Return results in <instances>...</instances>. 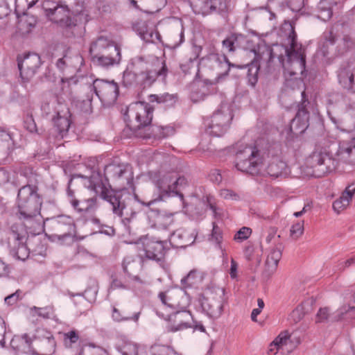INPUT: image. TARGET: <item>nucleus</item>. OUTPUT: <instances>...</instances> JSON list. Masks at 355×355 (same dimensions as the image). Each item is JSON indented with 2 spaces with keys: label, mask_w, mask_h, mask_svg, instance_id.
I'll use <instances>...</instances> for the list:
<instances>
[{
  "label": "nucleus",
  "mask_w": 355,
  "mask_h": 355,
  "mask_svg": "<svg viewBox=\"0 0 355 355\" xmlns=\"http://www.w3.org/2000/svg\"><path fill=\"white\" fill-rule=\"evenodd\" d=\"M290 48L283 45H275L274 48L264 47L260 53L262 64L268 65L277 58L279 64L284 68L286 85L294 80L296 85L301 84L302 80L297 76L302 75L305 71V55L301 46L296 42V35L294 31L288 36Z\"/></svg>",
  "instance_id": "f257e3e1"
},
{
  "label": "nucleus",
  "mask_w": 355,
  "mask_h": 355,
  "mask_svg": "<svg viewBox=\"0 0 355 355\" xmlns=\"http://www.w3.org/2000/svg\"><path fill=\"white\" fill-rule=\"evenodd\" d=\"M26 179V184L22 186L18 191L17 203L19 213L24 218H31L40 215L42 199L37 193L38 180L35 173H31L26 176L22 173H15L11 178L3 168H0V185L4 184L8 181L19 186L24 183V179Z\"/></svg>",
  "instance_id": "f03ea898"
},
{
  "label": "nucleus",
  "mask_w": 355,
  "mask_h": 355,
  "mask_svg": "<svg viewBox=\"0 0 355 355\" xmlns=\"http://www.w3.org/2000/svg\"><path fill=\"white\" fill-rule=\"evenodd\" d=\"M338 162L355 164V137L339 143L334 158L326 152H313L306 160L304 173L308 176L320 178L333 171Z\"/></svg>",
  "instance_id": "7ed1b4c3"
},
{
  "label": "nucleus",
  "mask_w": 355,
  "mask_h": 355,
  "mask_svg": "<svg viewBox=\"0 0 355 355\" xmlns=\"http://www.w3.org/2000/svg\"><path fill=\"white\" fill-rule=\"evenodd\" d=\"M159 69H150L143 58H139L132 63V69H127L123 76L125 86L139 85L141 87H150L158 76L164 78L167 74V68L164 62H161Z\"/></svg>",
  "instance_id": "20e7f679"
},
{
  "label": "nucleus",
  "mask_w": 355,
  "mask_h": 355,
  "mask_svg": "<svg viewBox=\"0 0 355 355\" xmlns=\"http://www.w3.org/2000/svg\"><path fill=\"white\" fill-rule=\"evenodd\" d=\"M354 44V40L350 35H343L340 37L330 30L323 33L318 44V53L327 59H334L347 53Z\"/></svg>",
  "instance_id": "39448f33"
},
{
  "label": "nucleus",
  "mask_w": 355,
  "mask_h": 355,
  "mask_svg": "<svg viewBox=\"0 0 355 355\" xmlns=\"http://www.w3.org/2000/svg\"><path fill=\"white\" fill-rule=\"evenodd\" d=\"M88 184L87 187L93 190L96 194L109 202L112 206L114 214L119 216L123 215V210L126 209L124 202L121 200L119 195L115 194L107 185L103 182L101 175L98 172H92V175L87 178Z\"/></svg>",
  "instance_id": "423d86ee"
},
{
  "label": "nucleus",
  "mask_w": 355,
  "mask_h": 355,
  "mask_svg": "<svg viewBox=\"0 0 355 355\" xmlns=\"http://www.w3.org/2000/svg\"><path fill=\"white\" fill-rule=\"evenodd\" d=\"M44 226L52 239L62 240L73 236L75 234L73 220L70 216L65 215L47 218L44 222Z\"/></svg>",
  "instance_id": "0eeeda50"
},
{
  "label": "nucleus",
  "mask_w": 355,
  "mask_h": 355,
  "mask_svg": "<svg viewBox=\"0 0 355 355\" xmlns=\"http://www.w3.org/2000/svg\"><path fill=\"white\" fill-rule=\"evenodd\" d=\"M153 112V108L148 103L137 102L130 104L125 113L129 121L128 125L134 130L147 127L152 121Z\"/></svg>",
  "instance_id": "6e6552de"
},
{
  "label": "nucleus",
  "mask_w": 355,
  "mask_h": 355,
  "mask_svg": "<svg viewBox=\"0 0 355 355\" xmlns=\"http://www.w3.org/2000/svg\"><path fill=\"white\" fill-rule=\"evenodd\" d=\"M227 300L225 297V289L216 288L208 291L201 300V306L204 312L212 319H218L223 312Z\"/></svg>",
  "instance_id": "1a4fd4ad"
},
{
  "label": "nucleus",
  "mask_w": 355,
  "mask_h": 355,
  "mask_svg": "<svg viewBox=\"0 0 355 355\" xmlns=\"http://www.w3.org/2000/svg\"><path fill=\"white\" fill-rule=\"evenodd\" d=\"M233 116L230 106L223 103L211 117L207 132L214 137L223 136L228 130Z\"/></svg>",
  "instance_id": "9d476101"
},
{
  "label": "nucleus",
  "mask_w": 355,
  "mask_h": 355,
  "mask_svg": "<svg viewBox=\"0 0 355 355\" xmlns=\"http://www.w3.org/2000/svg\"><path fill=\"white\" fill-rule=\"evenodd\" d=\"M275 239V232H270L266 236L264 241L261 242V248L262 251L268 250L265 262V269L263 273V276L267 278L270 277L276 271L284 250L283 244L279 242L275 243L274 246L268 249V245H269Z\"/></svg>",
  "instance_id": "9b49d317"
},
{
  "label": "nucleus",
  "mask_w": 355,
  "mask_h": 355,
  "mask_svg": "<svg viewBox=\"0 0 355 355\" xmlns=\"http://www.w3.org/2000/svg\"><path fill=\"white\" fill-rule=\"evenodd\" d=\"M237 162L236 167L238 170L250 174L258 172L260 164L259 151L253 147H245L242 151L236 154Z\"/></svg>",
  "instance_id": "f8f14e48"
},
{
  "label": "nucleus",
  "mask_w": 355,
  "mask_h": 355,
  "mask_svg": "<svg viewBox=\"0 0 355 355\" xmlns=\"http://www.w3.org/2000/svg\"><path fill=\"white\" fill-rule=\"evenodd\" d=\"M92 90L98 98L106 105L114 103L119 95V87L114 80L96 79L93 82Z\"/></svg>",
  "instance_id": "ddd939ff"
},
{
  "label": "nucleus",
  "mask_w": 355,
  "mask_h": 355,
  "mask_svg": "<svg viewBox=\"0 0 355 355\" xmlns=\"http://www.w3.org/2000/svg\"><path fill=\"white\" fill-rule=\"evenodd\" d=\"M163 305L173 311L187 309L189 299L186 293L180 289H171L161 292L158 295Z\"/></svg>",
  "instance_id": "4468645a"
},
{
  "label": "nucleus",
  "mask_w": 355,
  "mask_h": 355,
  "mask_svg": "<svg viewBox=\"0 0 355 355\" xmlns=\"http://www.w3.org/2000/svg\"><path fill=\"white\" fill-rule=\"evenodd\" d=\"M18 68L21 78L25 81L31 80L41 65V59L36 53H28L23 58H17Z\"/></svg>",
  "instance_id": "2eb2a0df"
},
{
  "label": "nucleus",
  "mask_w": 355,
  "mask_h": 355,
  "mask_svg": "<svg viewBox=\"0 0 355 355\" xmlns=\"http://www.w3.org/2000/svg\"><path fill=\"white\" fill-rule=\"evenodd\" d=\"M26 235L12 230L8 238L10 252L17 259L24 261L30 254L29 249L26 245Z\"/></svg>",
  "instance_id": "dca6fc26"
},
{
  "label": "nucleus",
  "mask_w": 355,
  "mask_h": 355,
  "mask_svg": "<svg viewBox=\"0 0 355 355\" xmlns=\"http://www.w3.org/2000/svg\"><path fill=\"white\" fill-rule=\"evenodd\" d=\"M162 317L168 320V329L171 331H177L191 327L192 315L187 309H177L169 315Z\"/></svg>",
  "instance_id": "f3484780"
},
{
  "label": "nucleus",
  "mask_w": 355,
  "mask_h": 355,
  "mask_svg": "<svg viewBox=\"0 0 355 355\" xmlns=\"http://www.w3.org/2000/svg\"><path fill=\"white\" fill-rule=\"evenodd\" d=\"M166 244L164 241H155L148 237L141 239L142 248L146 257L157 261L164 258L167 250Z\"/></svg>",
  "instance_id": "a211bd4d"
},
{
  "label": "nucleus",
  "mask_w": 355,
  "mask_h": 355,
  "mask_svg": "<svg viewBox=\"0 0 355 355\" xmlns=\"http://www.w3.org/2000/svg\"><path fill=\"white\" fill-rule=\"evenodd\" d=\"M46 15L55 23L62 26L71 27L75 26L74 21L70 17V11L66 6H56L53 8L44 5Z\"/></svg>",
  "instance_id": "6ab92c4d"
},
{
  "label": "nucleus",
  "mask_w": 355,
  "mask_h": 355,
  "mask_svg": "<svg viewBox=\"0 0 355 355\" xmlns=\"http://www.w3.org/2000/svg\"><path fill=\"white\" fill-rule=\"evenodd\" d=\"M203 60L207 65L217 71L218 78L227 76L230 67H236L235 64L230 62L226 55L218 53L209 54Z\"/></svg>",
  "instance_id": "aec40b11"
},
{
  "label": "nucleus",
  "mask_w": 355,
  "mask_h": 355,
  "mask_svg": "<svg viewBox=\"0 0 355 355\" xmlns=\"http://www.w3.org/2000/svg\"><path fill=\"white\" fill-rule=\"evenodd\" d=\"M64 106H67L64 100L57 90H49L43 95L42 110L46 115L56 114L58 110L62 109Z\"/></svg>",
  "instance_id": "412c9836"
},
{
  "label": "nucleus",
  "mask_w": 355,
  "mask_h": 355,
  "mask_svg": "<svg viewBox=\"0 0 355 355\" xmlns=\"http://www.w3.org/2000/svg\"><path fill=\"white\" fill-rule=\"evenodd\" d=\"M302 103L299 105L298 111L295 117L292 120L291 124V130L295 129L296 131L302 133L304 132L309 126V114L306 109V104L309 101L306 97L305 92H301Z\"/></svg>",
  "instance_id": "4be33fe9"
},
{
  "label": "nucleus",
  "mask_w": 355,
  "mask_h": 355,
  "mask_svg": "<svg viewBox=\"0 0 355 355\" xmlns=\"http://www.w3.org/2000/svg\"><path fill=\"white\" fill-rule=\"evenodd\" d=\"M121 60V49L119 46L112 47L107 53H101L93 58L92 62L102 67H110L119 64Z\"/></svg>",
  "instance_id": "5701e85b"
},
{
  "label": "nucleus",
  "mask_w": 355,
  "mask_h": 355,
  "mask_svg": "<svg viewBox=\"0 0 355 355\" xmlns=\"http://www.w3.org/2000/svg\"><path fill=\"white\" fill-rule=\"evenodd\" d=\"M123 268L124 272L133 281L139 284H145V281L138 275V273L142 270V261L139 257L132 256L125 257L123 261Z\"/></svg>",
  "instance_id": "b1692460"
},
{
  "label": "nucleus",
  "mask_w": 355,
  "mask_h": 355,
  "mask_svg": "<svg viewBox=\"0 0 355 355\" xmlns=\"http://www.w3.org/2000/svg\"><path fill=\"white\" fill-rule=\"evenodd\" d=\"M118 46L112 40L106 36H98L89 46V54L92 60L103 53H107L112 47Z\"/></svg>",
  "instance_id": "393cba45"
},
{
  "label": "nucleus",
  "mask_w": 355,
  "mask_h": 355,
  "mask_svg": "<svg viewBox=\"0 0 355 355\" xmlns=\"http://www.w3.org/2000/svg\"><path fill=\"white\" fill-rule=\"evenodd\" d=\"M174 174V172L166 173L164 171H159L158 173L155 174L153 180L160 192L168 194L175 191L173 181Z\"/></svg>",
  "instance_id": "a878e982"
},
{
  "label": "nucleus",
  "mask_w": 355,
  "mask_h": 355,
  "mask_svg": "<svg viewBox=\"0 0 355 355\" xmlns=\"http://www.w3.org/2000/svg\"><path fill=\"white\" fill-rule=\"evenodd\" d=\"M196 236L197 233L195 231L189 232L180 229L171 234L169 241L171 244L175 248H186L195 241Z\"/></svg>",
  "instance_id": "bb28decb"
},
{
  "label": "nucleus",
  "mask_w": 355,
  "mask_h": 355,
  "mask_svg": "<svg viewBox=\"0 0 355 355\" xmlns=\"http://www.w3.org/2000/svg\"><path fill=\"white\" fill-rule=\"evenodd\" d=\"M69 118L70 112L67 106H64L62 109H58L56 112V117L53 118L54 125L61 137H63L69 129L71 124Z\"/></svg>",
  "instance_id": "cd10ccee"
},
{
  "label": "nucleus",
  "mask_w": 355,
  "mask_h": 355,
  "mask_svg": "<svg viewBox=\"0 0 355 355\" xmlns=\"http://www.w3.org/2000/svg\"><path fill=\"white\" fill-rule=\"evenodd\" d=\"M153 225L157 228L168 229L173 223V215L159 210H151L148 214Z\"/></svg>",
  "instance_id": "c85d7f7f"
},
{
  "label": "nucleus",
  "mask_w": 355,
  "mask_h": 355,
  "mask_svg": "<svg viewBox=\"0 0 355 355\" xmlns=\"http://www.w3.org/2000/svg\"><path fill=\"white\" fill-rule=\"evenodd\" d=\"M355 193V182L348 185L339 198L333 203V209L337 214L345 210L349 205L354 194Z\"/></svg>",
  "instance_id": "c756f323"
},
{
  "label": "nucleus",
  "mask_w": 355,
  "mask_h": 355,
  "mask_svg": "<svg viewBox=\"0 0 355 355\" xmlns=\"http://www.w3.org/2000/svg\"><path fill=\"white\" fill-rule=\"evenodd\" d=\"M267 47L266 46L259 47L258 49L257 53H255V58L254 61L252 62L250 64L248 65V76L249 81L252 84L256 83L257 81V75L260 68L263 67L267 70H270L272 67V63L273 62H270L268 65L262 64L261 59L260 58L261 51L264 48Z\"/></svg>",
  "instance_id": "7c9ffc66"
},
{
  "label": "nucleus",
  "mask_w": 355,
  "mask_h": 355,
  "mask_svg": "<svg viewBox=\"0 0 355 355\" xmlns=\"http://www.w3.org/2000/svg\"><path fill=\"white\" fill-rule=\"evenodd\" d=\"M55 341L53 335L48 331L44 332L43 337H39L35 340V346L42 355H51L55 349Z\"/></svg>",
  "instance_id": "2f4dec72"
},
{
  "label": "nucleus",
  "mask_w": 355,
  "mask_h": 355,
  "mask_svg": "<svg viewBox=\"0 0 355 355\" xmlns=\"http://www.w3.org/2000/svg\"><path fill=\"white\" fill-rule=\"evenodd\" d=\"M166 39L172 47L180 46L184 40L183 26L180 21L171 24L166 33Z\"/></svg>",
  "instance_id": "473e14b6"
},
{
  "label": "nucleus",
  "mask_w": 355,
  "mask_h": 355,
  "mask_svg": "<svg viewBox=\"0 0 355 355\" xmlns=\"http://www.w3.org/2000/svg\"><path fill=\"white\" fill-rule=\"evenodd\" d=\"M133 29L137 31L140 37L146 42H160L161 36L157 31L148 30L144 21H137L133 24Z\"/></svg>",
  "instance_id": "72a5a7b5"
},
{
  "label": "nucleus",
  "mask_w": 355,
  "mask_h": 355,
  "mask_svg": "<svg viewBox=\"0 0 355 355\" xmlns=\"http://www.w3.org/2000/svg\"><path fill=\"white\" fill-rule=\"evenodd\" d=\"M266 170L267 173L272 178L286 176L288 173L286 164L278 157L270 159Z\"/></svg>",
  "instance_id": "f704fd0d"
},
{
  "label": "nucleus",
  "mask_w": 355,
  "mask_h": 355,
  "mask_svg": "<svg viewBox=\"0 0 355 355\" xmlns=\"http://www.w3.org/2000/svg\"><path fill=\"white\" fill-rule=\"evenodd\" d=\"M338 77L339 83L344 89L355 94V73L349 67L340 69Z\"/></svg>",
  "instance_id": "c9c22d12"
},
{
  "label": "nucleus",
  "mask_w": 355,
  "mask_h": 355,
  "mask_svg": "<svg viewBox=\"0 0 355 355\" xmlns=\"http://www.w3.org/2000/svg\"><path fill=\"white\" fill-rule=\"evenodd\" d=\"M32 340L27 334L15 336L11 340L10 345L15 349L26 354H35L31 347Z\"/></svg>",
  "instance_id": "e433bc0d"
},
{
  "label": "nucleus",
  "mask_w": 355,
  "mask_h": 355,
  "mask_svg": "<svg viewBox=\"0 0 355 355\" xmlns=\"http://www.w3.org/2000/svg\"><path fill=\"white\" fill-rule=\"evenodd\" d=\"M355 317V292L347 305H344L338 309V313L334 316V319L345 318H352Z\"/></svg>",
  "instance_id": "4c0bfd02"
},
{
  "label": "nucleus",
  "mask_w": 355,
  "mask_h": 355,
  "mask_svg": "<svg viewBox=\"0 0 355 355\" xmlns=\"http://www.w3.org/2000/svg\"><path fill=\"white\" fill-rule=\"evenodd\" d=\"M148 130L150 133L148 135V137H155L157 139L164 138L169 135H171L174 132L173 128L171 126H161L157 125H153L148 128Z\"/></svg>",
  "instance_id": "58836bf2"
},
{
  "label": "nucleus",
  "mask_w": 355,
  "mask_h": 355,
  "mask_svg": "<svg viewBox=\"0 0 355 355\" xmlns=\"http://www.w3.org/2000/svg\"><path fill=\"white\" fill-rule=\"evenodd\" d=\"M318 17L324 21L331 19L332 11V3L328 0H321L318 6Z\"/></svg>",
  "instance_id": "ea45409f"
},
{
  "label": "nucleus",
  "mask_w": 355,
  "mask_h": 355,
  "mask_svg": "<svg viewBox=\"0 0 355 355\" xmlns=\"http://www.w3.org/2000/svg\"><path fill=\"white\" fill-rule=\"evenodd\" d=\"M243 38L241 35L231 34L222 42L223 47L226 49L227 52L234 53L240 46V40Z\"/></svg>",
  "instance_id": "a19ab883"
},
{
  "label": "nucleus",
  "mask_w": 355,
  "mask_h": 355,
  "mask_svg": "<svg viewBox=\"0 0 355 355\" xmlns=\"http://www.w3.org/2000/svg\"><path fill=\"white\" fill-rule=\"evenodd\" d=\"M150 355H181L169 345L155 344L150 348Z\"/></svg>",
  "instance_id": "79ce46f5"
},
{
  "label": "nucleus",
  "mask_w": 355,
  "mask_h": 355,
  "mask_svg": "<svg viewBox=\"0 0 355 355\" xmlns=\"http://www.w3.org/2000/svg\"><path fill=\"white\" fill-rule=\"evenodd\" d=\"M338 310L331 313L327 307L320 308L316 314V322H335L340 319H334V316L336 315Z\"/></svg>",
  "instance_id": "37998d69"
},
{
  "label": "nucleus",
  "mask_w": 355,
  "mask_h": 355,
  "mask_svg": "<svg viewBox=\"0 0 355 355\" xmlns=\"http://www.w3.org/2000/svg\"><path fill=\"white\" fill-rule=\"evenodd\" d=\"M149 99L150 102L164 103L167 106H171L175 103L177 96L169 94H164L162 95L153 94L149 96Z\"/></svg>",
  "instance_id": "c03bdc74"
},
{
  "label": "nucleus",
  "mask_w": 355,
  "mask_h": 355,
  "mask_svg": "<svg viewBox=\"0 0 355 355\" xmlns=\"http://www.w3.org/2000/svg\"><path fill=\"white\" fill-rule=\"evenodd\" d=\"M117 348L122 355H139V346L130 341L123 343Z\"/></svg>",
  "instance_id": "a18cd8bd"
},
{
  "label": "nucleus",
  "mask_w": 355,
  "mask_h": 355,
  "mask_svg": "<svg viewBox=\"0 0 355 355\" xmlns=\"http://www.w3.org/2000/svg\"><path fill=\"white\" fill-rule=\"evenodd\" d=\"M13 141L10 134L4 130H0V149L4 151L12 148Z\"/></svg>",
  "instance_id": "49530a36"
},
{
  "label": "nucleus",
  "mask_w": 355,
  "mask_h": 355,
  "mask_svg": "<svg viewBox=\"0 0 355 355\" xmlns=\"http://www.w3.org/2000/svg\"><path fill=\"white\" fill-rule=\"evenodd\" d=\"M203 274L198 272L197 270H191L187 276L182 279L181 282L185 286H191L196 283L197 277H202Z\"/></svg>",
  "instance_id": "de8ad7c7"
},
{
  "label": "nucleus",
  "mask_w": 355,
  "mask_h": 355,
  "mask_svg": "<svg viewBox=\"0 0 355 355\" xmlns=\"http://www.w3.org/2000/svg\"><path fill=\"white\" fill-rule=\"evenodd\" d=\"M39 0H13L15 8L19 12H24L33 6Z\"/></svg>",
  "instance_id": "09e8293b"
},
{
  "label": "nucleus",
  "mask_w": 355,
  "mask_h": 355,
  "mask_svg": "<svg viewBox=\"0 0 355 355\" xmlns=\"http://www.w3.org/2000/svg\"><path fill=\"white\" fill-rule=\"evenodd\" d=\"M290 338V336L287 332H284L280 334L271 343L270 347L272 346L277 347V349L282 347L284 345H286L288 343V340ZM270 351H273L272 348L270 349Z\"/></svg>",
  "instance_id": "8fccbe9b"
},
{
  "label": "nucleus",
  "mask_w": 355,
  "mask_h": 355,
  "mask_svg": "<svg viewBox=\"0 0 355 355\" xmlns=\"http://www.w3.org/2000/svg\"><path fill=\"white\" fill-rule=\"evenodd\" d=\"M196 6L199 8L201 13L205 15L212 13L213 8H216L212 5V0L198 1L196 3Z\"/></svg>",
  "instance_id": "3c124183"
},
{
  "label": "nucleus",
  "mask_w": 355,
  "mask_h": 355,
  "mask_svg": "<svg viewBox=\"0 0 355 355\" xmlns=\"http://www.w3.org/2000/svg\"><path fill=\"white\" fill-rule=\"evenodd\" d=\"M304 232V222H298L293 225L290 230V236L294 239H298Z\"/></svg>",
  "instance_id": "603ef678"
},
{
  "label": "nucleus",
  "mask_w": 355,
  "mask_h": 355,
  "mask_svg": "<svg viewBox=\"0 0 355 355\" xmlns=\"http://www.w3.org/2000/svg\"><path fill=\"white\" fill-rule=\"evenodd\" d=\"M112 318L116 322H121L128 320H133L135 321H137L139 318V313L135 314L134 316L131 318L125 313H121L117 309L114 307L112 312Z\"/></svg>",
  "instance_id": "864d4df0"
},
{
  "label": "nucleus",
  "mask_w": 355,
  "mask_h": 355,
  "mask_svg": "<svg viewBox=\"0 0 355 355\" xmlns=\"http://www.w3.org/2000/svg\"><path fill=\"white\" fill-rule=\"evenodd\" d=\"M79 339V336L76 331L72 330L64 334V343L67 347H71L73 343H76Z\"/></svg>",
  "instance_id": "5fc2aeb1"
},
{
  "label": "nucleus",
  "mask_w": 355,
  "mask_h": 355,
  "mask_svg": "<svg viewBox=\"0 0 355 355\" xmlns=\"http://www.w3.org/2000/svg\"><path fill=\"white\" fill-rule=\"evenodd\" d=\"M105 171L109 173H112L113 176L116 179H120L126 173V168L121 166L112 165L107 167Z\"/></svg>",
  "instance_id": "6e6d98bb"
},
{
  "label": "nucleus",
  "mask_w": 355,
  "mask_h": 355,
  "mask_svg": "<svg viewBox=\"0 0 355 355\" xmlns=\"http://www.w3.org/2000/svg\"><path fill=\"white\" fill-rule=\"evenodd\" d=\"M252 234V230L247 227L241 228L234 235V239L238 242H242L250 237Z\"/></svg>",
  "instance_id": "4d7b16f0"
},
{
  "label": "nucleus",
  "mask_w": 355,
  "mask_h": 355,
  "mask_svg": "<svg viewBox=\"0 0 355 355\" xmlns=\"http://www.w3.org/2000/svg\"><path fill=\"white\" fill-rule=\"evenodd\" d=\"M305 311L302 306H297L291 313V319L295 322H299L304 316Z\"/></svg>",
  "instance_id": "13d9d810"
},
{
  "label": "nucleus",
  "mask_w": 355,
  "mask_h": 355,
  "mask_svg": "<svg viewBox=\"0 0 355 355\" xmlns=\"http://www.w3.org/2000/svg\"><path fill=\"white\" fill-rule=\"evenodd\" d=\"M86 353L88 355H105V351L94 345L85 346L81 353Z\"/></svg>",
  "instance_id": "bf43d9fd"
},
{
  "label": "nucleus",
  "mask_w": 355,
  "mask_h": 355,
  "mask_svg": "<svg viewBox=\"0 0 355 355\" xmlns=\"http://www.w3.org/2000/svg\"><path fill=\"white\" fill-rule=\"evenodd\" d=\"M24 127L30 132H37L36 123L32 116H27L24 120Z\"/></svg>",
  "instance_id": "052dcab7"
},
{
  "label": "nucleus",
  "mask_w": 355,
  "mask_h": 355,
  "mask_svg": "<svg viewBox=\"0 0 355 355\" xmlns=\"http://www.w3.org/2000/svg\"><path fill=\"white\" fill-rule=\"evenodd\" d=\"M345 117H351V128H355V106L354 103L349 104L347 106Z\"/></svg>",
  "instance_id": "680f3d73"
},
{
  "label": "nucleus",
  "mask_w": 355,
  "mask_h": 355,
  "mask_svg": "<svg viewBox=\"0 0 355 355\" xmlns=\"http://www.w3.org/2000/svg\"><path fill=\"white\" fill-rule=\"evenodd\" d=\"M71 203L72 206L77 209L78 211H89L88 209H84L85 207H87V204L85 202V199L83 200H78L76 199H71Z\"/></svg>",
  "instance_id": "e2e57ef3"
},
{
  "label": "nucleus",
  "mask_w": 355,
  "mask_h": 355,
  "mask_svg": "<svg viewBox=\"0 0 355 355\" xmlns=\"http://www.w3.org/2000/svg\"><path fill=\"white\" fill-rule=\"evenodd\" d=\"M222 239L221 232L220 229L217 227L215 223H213V229L211 232V239L215 241L218 244H219V247L221 248L220 245V240Z\"/></svg>",
  "instance_id": "0e129e2a"
},
{
  "label": "nucleus",
  "mask_w": 355,
  "mask_h": 355,
  "mask_svg": "<svg viewBox=\"0 0 355 355\" xmlns=\"http://www.w3.org/2000/svg\"><path fill=\"white\" fill-rule=\"evenodd\" d=\"M212 5L216 7V8H213V12H222L227 8V3L225 0H212Z\"/></svg>",
  "instance_id": "69168bd1"
},
{
  "label": "nucleus",
  "mask_w": 355,
  "mask_h": 355,
  "mask_svg": "<svg viewBox=\"0 0 355 355\" xmlns=\"http://www.w3.org/2000/svg\"><path fill=\"white\" fill-rule=\"evenodd\" d=\"M220 196L225 199H234L238 198V195L233 191L227 189H222L220 191Z\"/></svg>",
  "instance_id": "338daca9"
},
{
  "label": "nucleus",
  "mask_w": 355,
  "mask_h": 355,
  "mask_svg": "<svg viewBox=\"0 0 355 355\" xmlns=\"http://www.w3.org/2000/svg\"><path fill=\"white\" fill-rule=\"evenodd\" d=\"M20 291L18 290L15 293L5 297V302L9 305L15 304L19 299Z\"/></svg>",
  "instance_id": "774afa93"
}]
</instances>
